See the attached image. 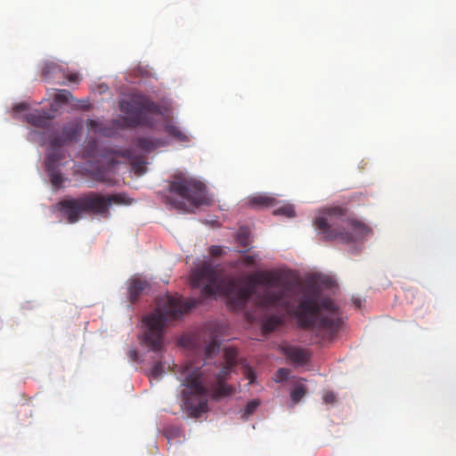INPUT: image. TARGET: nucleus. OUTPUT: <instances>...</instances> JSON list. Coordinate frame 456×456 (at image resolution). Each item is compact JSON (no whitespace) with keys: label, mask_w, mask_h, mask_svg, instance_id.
I'll return each mask as SVG.
<instances>
[{"label":"nucleus","mask_w":456,"mask_h":456,"mask_svg":"<svg viewBox=\"0 0 456 456\" xmlns=\"http://www.w3.org/2000/svg\"><path fill=\"white\" fill-rule=\"evenodd\" d=\"M247 280L244 285L233 280L225 281L216 267L207 263L194 268L191 275L192 287L204 285L201 289L203 297H226L229 306L234 310L243 309L252 296L256 297L257 305L264 309L280 306L289 310L290 294L298 286L290 273L279 271L256 272Z\"/></svg>","instance_id":"f257e3e1"},{"label":"nucleus","mask_w":456,"mask_h":456,"mask_svg":"<svg viewBox=\"0 0 456 456\" xmlns=\"http://www.w3.org/2000/svg\"><path fill=\"white\" fill-rule=\"evenodd\" d=\"M209 341L205 346V359L202 368L186 365L182 371L183 407L190 418H200L207 412L208 395L216 400L233 394L235 389L225 381L237 365L236 348L228 347L223 351V358L218 362L214 357L220 351V334L214 325H208Z\"/></svg>","instance_id":"f03ea898"},{"label":"nucleus","mask_w":456,"mask_h":456,"mask_svg":"<svg viewBox=\"0 0 456 456\" xmlns=\"http://www.w3.org/2000/svg\"><path fill=\"white\" fill-rule=\"evenodd\" d=\"M294 314L300 327L314 330L316 342L332 340L343 323L338 306L331 298L322 297L315 283L305 288Z\"/></svg>","instance_id":"7ed1b4c3"},{"label":"nucleus","mask_w":456,"mask_h":456,"mask_svg":"<svg viewBox=\"0 0 456 456\" xmlns=\"http://www.w3.org/2000/svg\"><path fill=\"white\" fill-rule=\"evenodd\" d=\"M199 304L198 299L191 298L183 302V297L164 296L157 299L153 312L142 317L145 326L142 341L150 350L161 353L164 344V333L168 320L179 319L182 314Z\"/></svg>","instance_id":"20e7f679"},{"label":"nucleus","mask_w":456,"mask_h":456,"mask_svg":"<svg viewBox=\"0 0 456 456\" xmlns=\"http://www.w3.org/2000/svg\"><path fill=\"white\" fill-rule=\"evenodd\" d=\"M314 225L324 236V240L344 243L362 240L371 232V229L364 223L348 219L346 210L340 207L324 209L314 219Z\"/></svg>","instance_id":"39448f33"},{"label":"nucleus","mask_w":456,"mask_h":456,"mask_svg":"<svg viewBox=\"0 0 456 456\" xmlns=\"http://www.w3.org/2000/svg\"><path fill=\"white\" fill-rule=\"evenodd\" d=\"M126 194L102 195L90 191L77 198L66 197L59 200L56 208L63 213L69 223H76L85 214L100 215L102 217L110 216V207L112 204H128Z\"/></svg>","instance_id":"423d86ee"},{"label":"nucleus","mask_w":456,"mask_h":456,"mask_svg":"<svg viewBox=\"0 0 456 456\" xmlns=\"http://www.w3.org/2000/svg\"><path fill=\"white\" fill-rule=\"evenodd\" d=\"M168 191L166 202L178 210L193 212L195 208L210 203L204 183L183 175L174 177Z\"/></svg>","instance_id":"0eeeda50"},{"label":"nucleus","mask_w":456,"mask_h":456,"mask_svg":"<svg viewBox=\"0 0 456 456\" xmlns=\"http://www.w3.org/2000/svg\"><path fill=\"white\" fill-rule=\"evenodd\" d=\"M119 110L127 115L128 124L132 127H151L154 120L148 114L161 113L160 105L143 94H134L127 100L121 101Z\"/></svg>","instance_id":"6e6552de"},{"label":"nucleus","mask_w":456,"mask_h":456,"mask_svg":"<svg viewBox=\"0 0 456 456\" xmlns=\"http://www.w3.org/2000/svg\"><path fill=\"white\" fill-rule=\"evenodd\" d=\"M80 126L77 123L65 126L60 135H52L50 144L52 150H59L62 145L76 142L79 136Z\"/></svg>","instance_id":"1a4fd4ad"},{"label":"nucleus","mask_w":456,"mask_h":456,"mask_svg":"<svg viewBox=\"0 0 456 456\" xmlns=\"http://www.w3.org/2000/svg\"><path fill=\"white\" fill-rule=\"evenodd\" d=\"M283 354L294 364L305 365L311 359V353L305 348L297 347V346H285Z\"/></svg>","instance_id":"9d476101"},{"label":"nucleus","mask_w":456,"mask_h":456,"mask_svg":"<svg viewBox=\"0 0 456 456\" xmlns=\"http://www.w3.org/2000/svg\"><path fill=\"white\" fill-rule=\"evenodd\" d=\"M150 289V283L147 280L142 278H134L129 281L127 287V295L130 302L134 304L138 301L139 297Z\"/></svg>","instance_id":"9b49d317"},{"label":"nucleus","mask_w":456,"mask_h":456,"mask_svg":"<svg viewBox=\"0 0 456 456\" xmlns=\"http://www.w3.org/2000/svg\"><path fill=\"white\" fill-rule=\"evenodd\" d=\"M53 114L45 110H36L27 114V121L33 126L37 127H46L50 125Z\"/></svg>","instance_id":"f8f14e48"},{"label":"nucleus","mask_w":456,"mask_h":456,"mask_svg":"<svg viewBox=\"0 0 456 456\" xmlns=\"http://www.w3.org/2000/svg\"><path fill=\"white\" fill-rule=\"evenodd\" d=\"M114 161L110 160L108 166H97L94 167L92 170L88 172L90 177L97 182L111 183L112 180L110 179V173L111 167L114 166Z\"/></svg>","instance_id":"ddd939ff"},{"label":"nucleus","mask_w":456,"mask_h":456,"mask_svg":"<svg viewBox=\"0 0 456 456\" xmlns=\"http://www.w3.org/2000/svg\"><path fill=\"white\" fill-rule=\"evenodd\" d=\"M248 204L254 208H269L277 204V199L267 194H256L248 198Z\"/></svg>","instance_id":"4468645a"},{"label":"nucleus","mask_w":456,"mask_h":456,"mask_svg":"<svg viewBox=\"0 0 456 456\" xmlns=\"http://www.w3.org/2000/svg\"><path fill=\"white\" fill-rule=\"evenodd\" d=\"M283 320L280 315L272 314L264 319L262 323V330L265 334L273 332L276 328L282 325Z\"/></svg>","instance_id":"2eb2a0df"},{"label":"nucleus","mask_w":456,"mask_h":456,"mask_svg":"<svg viewBox=\"0 0 456 456\" xmlns=\"http://www.w3.org/2000/svg\"><path fill=\"white\" fill-rule=\"evenodd\" d=\"M62 158L60 151L57 150H53V151L50 152L45 159V165L47 172L55 170L58 167L59 159Z\"/></svg>","instance_id":"dca6fc26"},{"label":"nucleus","mask_w":456,"mask_h":456,"mask_svg":"<svg viewBox=\"0 0 456 456\" xmlns=\"http://www.w3.org/2000/svg\"><path fill=\"white\" fill-rule=\"evenodd\" d=\"M307 389L304 383H297L290 391V399L294 403H297L301 401Z\"/></svg>","instance_id":"f3484780"},{"label":"nucleus","mask_w":456,"mask_h":456,"mask_svg":"<svg viewBox=\"0 0 456 456\" xmlns=\"http://www.w3.org/2000/svg\"><path fill=\"white\" fill-rule=\"evenodd\" d=\"M165 130L169 135L174 136L176 140L182 142L188 141V136L185 134H183V130H181V128L176 126L175 125L167 124L165 126Z\"/></svg>","instance_id":"a211bd4d"},{"label":"nucleus","mask_w":456,"mask_h":456,"mask_svg":"<svg viewBox=\"0 0 456 456\" xmlns=\"http://www.w3.org/2000/svg\"><path fill=\"white\" fill-rule=\"evenodd\" d=\"M59 70V66L53 62H45L42 68L41 77L45 80H49L53 77V74Z\"/></svg>","instance_id":"6ab92c4d"},{"label":"nucleus","mask_w":456,"mask_h":456,"mask_svg":"<svg viewBox=\"0 0 456 456\" xmlns=\"http://www.w3.org/2000/svg\"><path fill=\"white\" fill-rule=\"evenodd\" d=\"M159 145V142H153V140L149 139V137H139L136 140V146L141 148L142 150L145 151H151L157 148Z\"/></svg>","instance_id":"aec40b11"},{"label":"nucleus","mask_w":456,"mask_h":456,"mask_svg":"<svg viewBox=\"0 0 456 456\" xmlns=\"http://www.w3.org/2000/svg\"><path fill=\"white\" fill-rule=\"evenodd\" d=\"M260 401L258 399H253L249 403H247V405L244 408V411L242 412V419H248L250 414L254 413L256 410L260 405Z\"/></svg>","instance_id":"412c9836"},{"label":"nucleus","mask_w":456,"mask_h":456,"mask_svg":"<svg viewBox=\"0 0 456 456\" xmlns=\"http://www.w3.org/2000/svg\"><path fill=\"white\" fill-rule=\"evenodd\" d=\"M72 94L70 91L67 89H61L57 92L55 94L54 100L58 103H68L70 99H72Z\"/></svg>","instance_id":"4be33fe9"},{"label":"nucleus","mask_w":456,"mask_h":456,"mask_svg":"<svg viewBox=\"0 0 456 456\" xmlns=\"http://www.w3.org/2000/svg\"><path fill=\"white\" fill-rule=\"evenodd\" d=\"M273 213L275 215H283V216L286 217H294L296 214L293 206L290 204L279 207L276 210H274Z\"/></svg>","instance_id":"5701e85b"},{"label":"nucleus","mask_w":456,"mask_h":456,"mask_svg":"<svg viewBox=\"0 0 456 456\" xmlns=\"http://www.w3.org/2000/svg\"><path fill=\"white\" fill-rule=\"evenodd\" d=\"M53 187L60 188L63 182V176L59 169L48 172Z\"/></svg>","instance_id":"b1692460"},{"label":"nucleus","mask_w":456,"mask_h":456,"mask_svg":"<svg viewBox=\"0 0 456 456\" xmlns=\"http://www.w3.org/2000/svg\"><path fill=\"white\" fill-rule=\"evenodd\" d=\"M290 370L287 368H280L277 370L275 373V381L276 382H282L288 379L289 377Z\"/></svg>","instance_id":"393cba45"},{"label":"nucleus","mask_w":456,"mask_h":456,"mask_svg":"<svg viewBox=\"0 0 456 456\" xmlns=\"http://www.w3.org/2000/svg\"><path fill=\"white\" fill-rule=\"evenodd\" d=\"M248 236V230L246 228H241L237 235V240L242 246L247 247L249 242Z\"/></svg>","instance_id":"a878e982"},{"label":"nucleus","mask_w":456,"mask_h":456,"mask_svg":"<svg viewBox=\"0 0 456 456\" xmlns=\"http://www.w3.org/2000/svg\"><path fill=\"white\" fill-rule=\"evenodd\" d=\"M162 365L161 361H157L153 363V366L151 369L150 375L152 379H159L162 375Z\"/></svg>","instance_id":"bb28decb"},{"label":"nucleus","mask_w":456,"mask_h":456,"mask_svg":"<svg viewBox=\"0 0 456 456\" xmlns=\"http://www.w3.org/2000/svg\"><path fill=\"white\" fill-rule=\"evenodd\" d=\"M223 252L224 249L222 248L221 246L218 245H213L209 248V253L212 256H222Z\"/></svg>","instance_id":"cd10ccee"},{"label":"nucleus","mask_w":456,"mask_h":456,"mask_svg":"<svg viewBox=\"0 0 456 456\" xmlns=\"http://www.w3.org/2000/svg\"><path fill=\"white\" fill-rule=\"evenodd\" d=\"M323 401L325 403H334L336 402V395L332 391L324 392Z\"/></svg>","instance_id":"c85d7f7f"},{"label":"nucleus","mask_w":456,"mask_h":456,"mask_svg":"<svg viewBox=\"0 0 456 456\" xmlns=\"http://www.w3.org/2000/svg\"><path fill=\"white\" fill-rule=\"evenodd\" d=\"M245 375L248 379H249V383H253L256 380V373L250 367L245 369Z\"/></svg>","instance_id":"c756f323"},{"label":"nucleus","mask_w":456,"mask_h":456,"mask_svg":"<svg viewBox=\"0 0 456 456\" xmlns=\"http://www.w3.org/2000/svg\"><path fill=\"white\" fill-rule=\"evenodd\" d=\"M256 263L255 256H246L242 258V264L246 266L253 265Z\"/></svg>","instance_id":"7c9ffc66"},{"label":"nucleus","mask_w":456,"mask_h":456,"mask_svg":"<svg viewBox=\"0 0 456 456\" xmlns=\"http://www.w3.org/2000/svg\"><path fill=\"white\" fill-rule=\"evenodd\" d=\"M128 357L134 361V362H137L138 359H139V353L137 350L135 349H131L128 351Z\"/></svg>","instance_id":"2f4dec72"},{"label":"nucleus","mask_w":456,"mask_h":456,"mask_svg":"<svg viewBox=\"0 0 456 456\" xmlns=\"http://www.w3.org/2000/svg\"><path fill=\"white\" fill-rule=\"evenodd\" d=\"M86 126L89 128L96 129L100 125H99L98 121H96L94 119H87L86 120Z\"/></svg>","instance_id":"473e14b6"},{"label":"nucleus","mask_w":456,"mask_h":456,"mask_svg":"<svg viewBox=\"0 0 456 456\" xmlns=\"http://www.w3.org/2000/svg\"><path fill=\"white\" fill-rule=\"evenodd\" d=\"M28 108V104L27 103H18L16 104L14 107H13V110L17 112H20V111H23V110H26Z\"/></svg>","instance_id":"72a5a7b5"},{"label":"nucleus","mask_w":456,"mask_h":456,"mask_svg":"<svg viewBox=\"0 0 456 456\" xmlns=\"http://www.w3.org/2000/svg\"><path fill=\"white\" fill-rule=\"evenodd\" d=\"M67 79L70 82H78L79 74L77 73H70L67 75Z\"/></svg>","instance_id":"f704fd0d"},{"label":"nucleus","mask_w":456,"mask_h":456,"mask_svg":"<svg viewBox=\"0 0 456 456\" xmlns=\"http://www.w3.org/2000/svg\"><path fill=\"white\" fill-rule=\"evenodd\" d=\"M96 145V142H90L86 150V153L87 154H91V152L89 151V148H94Z\"/></svg>","instance_id":"c9c22d12"},{"label":"nucleus","mask_w":456,"mask_h":456,"mask_svg":"<svg viewBox=\"0 0 456 456\" xmlns=\"http://www.w3.org/2000/svg\"><path fill=\"white\" fill-rule=\"evenodd\" d=\"M353 303L355 305L356 307H360L362 305V302L359 298H355L353 300Z\"/></svg>","instance_id":"e433bc0d"}]
</instances>
